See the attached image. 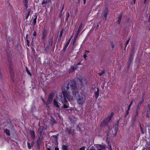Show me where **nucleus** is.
Returning a JSON list of instances; mask_svg holds the SVG:
<instances>
[{
  "instance_id": "nucleus-1",
  "label": "nucleus",
  "mask_w": 150,
  "mask_h": 150,
  "mask_svg": "<svg viewBox=\"0 0 150 150\" xmlns=\"http://www.w3.org/2000/svg\"><path fill=\"white\" fill-rule=\"evenodd\" d=\"M69 90L74 96H73V97L75 96H77V101L79 104L82 105L84 103L85 99L84 93L82 91H79L75 83H73L69 87Z\"/></svg>"
},
{
  "instance_id": "nucleus-2",
  "label": "nucleus",
  "mask_w": 150,
  "mask_h": 150,
  "mask_svg": "<svg viewBox=\"0 0 150 150\" xmlns=\"http://www.w3.org/2000/svg\"><path fill=\"white\" fill-rule=\"evenodd\" d=\"M69 84L65 85L64 86V90L62 91L64 98L61 97L60 100L63 104V108H69V104L66 99L69 101L73 99V97L70 95V91L69 90Z\"/></svg>"
},
{
  "instance_id": "nucleus-3",
  "label": "nucleus",
  "mask_w": 150,
  "mask_h": 150,
  "mask_svg": "<svg viewBox=\"0 0 150 150\" xmlns=\"http://www.w3.org/2000/svg\"><path fill=\"white\" fill-rule=\"evenodd\" d=\"M118 125H117L115 127H113L111 128V130H112V132H111L110 130L111 129L110 128V127H109V129H110V132L111 134L112 133L114 135H115L117 133V129H118Z\"/></svg>"
},
{
  "instance_id": "nucleus-4",
  "label": "nucleus",
  "mask_w": 150,
  "mask_h": 150,
  "mask_svg": "<svg viewBox=\"0 0 150 150\" xmlns=\"http://www.w3.org/2000/svg\"><path fill=\"white\" fill-rule=\"evenodd\" d=\"M53 97V94H50L49 95L48 99L47 100V102L46 104L47 105L49 104L52 102V99Z\"/></svg>"
},
{
  "instance_id": "nucleus-5",
  "label": "nucleus",
  "mask_w": 150,
  "mask_h": 150,
  "mask_svg": "<svg viewBox=\"0 0 150 150\" xmlns=\"http://www.w3.org/2000/svg\"><path fill=\"white\" fill-rule=\"evenodd\" d=\"M113 114V113H112L106 119H105L104 122L105 123L106 125H107L108 124L110 121V120L111 118L112 117V115Z\"/></svg>"
},
{
  "instance_id": "nucleus-6",
  "label": "nucleus",
  "mask_w": 150,
  "mask_h": 150,
  "mask_svg": "<svg viewBox=\"0 0 150 150\" xmlns=\"http://www.w3.org/2000/svg\"><path fill=\"white\" fill-rule=\"evenodd\" d=\"M79 80L82 84H86L87 83L86 80V79L83 77H81Z\"/></svg>"
},
{
  "instance_id": "nucleus-7",
  "label": "nucleus",
  "mask_w": 150,
  "mask_h": 150,
  "mask_svg": "<svg viewBox=\"0 0 150 150\" xmlns=\"http://www.w3.org/2000/svg\"><path fill=\"white\" fill-rule=\"evenodd\" d=\"M53 103L54 105L58 108H59L60 107L59 105H60V103H58L55 99L53 100Z\"/></svg>"
},
{
  "instance_id": "nucleus-8",
  "label": "nucleus",
  "mask_w": 150,
  "mask_h": 150,
  "mask_svg": "<svg viewBox=\"0 0 150 150\" xmlns=\"http://www.w3.org/2000/svg\"><path fill=\"white\" fill-rule=\"evenodd\" d=\"M76 67H75L74 66H71L70 69L69 70V72H71L72 71H74L75 70H76Z\"/></svg>"
},
{
  "instance_id": "nucleus-9",
  "label": "nucleus",
  "mask_w": 150,
  "mask_h": 150,
  "mask_svg": "<svg viewBox=\"0 0 150 150\" xmlns=\"http://www.w3.org/2000/svg\"><path fill=\"white\" fill-rule=\"evenodd\" d=\"M30 133L31 135V136L33 139H34L35 138V135L34 131H30Z\"/></svg>"
},
{
  "instance_id": "nucleus-10",
  "label": "nucleus",
  "mask_w": 150,
  "mask_h": 150,
  "mask_svg": "<svg viewBox=\"0 0 150 150\" xmlns=\"http://www.w3.org/2000/svg\"><path fill=\"white\" fill-rule=\"evenodd\" d=\"M35 18L33 20V24L35 26L36 23V20L37 18V15H35L34 16Z\"/></svg>"
},
{
  "instance_id": "nucleus-11",
  "label": "nucleus",
  "mask_w": 150,
  "mask_h": 150,
  "mask_svg": "<svg viewBox=\"0 0 150 150\" xmlns=\"http://www.w3.org/2000/svg\"><path fill=\"white\" fill-rule=\"evenodd\" d=\"M99 89L98 88L97 90V91H95V92L94 94H95V98L97 99L98 97L99 96Z\"/></svg>"
},
{
  "instance_id": "nucleus-12",
  "label": "nucleus",
  "mask_w": 150,
  "mask_h": 150,
  "mask_svg": "<svg viewBox=\"0 0 150 150\" xmlns=\"http://www.w3.org/2000/svg\"><path fill=\"white\" fill-rule=\"evenodd\" d=\"M99 146H100V149H99L98 150H105V145H99Z\"/></svg>"
},
{
  "instance_id": "nucleus-13",
  "label": "nucleus",
  "mask_w": 150,
  "mask_h": 150,
  "mask_svg": "<svg viewBox=\"0 0 150 150\" xmlns=\"http://www.w3.org/2000/svg\"><path fill=\"white\" fill-rule=\"evenodd\" d=\"M122 14H121L119 16L118 18V21H117V23L118 24H119L121 22V18L122 17Z\"/></svg>"
},
{
  "instance_id": "nucleus-14",
  "label": "nucleus",
  "mask_w": 150,
  "mask_h": 150,
  "mask_svg": "<svg viewBox=\"0 0 150 150\" xmlns=\"http://www.w3.org/2000/svg\"><path fill=\"white\" fill-rule=\"evenodd\" d=\"M70 42V40L68 41L65 44V46L63 49L64 50V51H66V50L68 47V45H69Z\"/></svg>"
},
{
  "instance_id": "nucleus-15",
  "label": "nucleus",
  "mask_w": 150,
  "mask_h": 150,
  "mask_svg": "<svg viewBox=\"0 0 150 150\" xmlns=\"http://www.w3.org/2000/svg\"><path fill=\"white\" fill-rule=\"evenodd\" d=\"M80 31H79V30H78L77 33H76V35H75V38H74V42L76 40L78 36V35L80 33Z\"/></svg>"
},
{
  "instance_id": "nucleus-16",
  "label": "nucleus",
  "mask_w": 150,
  "mask_h": 150,
  "mask_svg": "<svg viewBox=\"0 0 150 150\" xmlns=\"http://www.w3.org/2000/svg\"><path fill=\"white\" fill-rule=\"evenodd\" d=\"M43 127L42 126H40L38 130V132L40 134H41V132L42 131Z\"/></svg>"
},
{
  "instance_id": "nucleus-17",
  "label": "nucleus",
  "mask_w": 150,
  "mask_h": 150,
  "mask_svg": "<svg viewBox=\"0 0 150 150\" xmlns=\"http://www.w3.org/2000/svg\"><path fill=\"white\" fill-rule=\"evenodd\" d=\"M4 132L6 133L7 135H10V131L9 130L7 129H6L4 130Z\"/></svg>"
},
{
  "instance_id": "nucleus-18",
  "label": "nucleus",
  "mask_w": 150,
  "mask_h": 150,
  "mask_svg": "<svg viewBox=\"0 0 150 150\" xmlns=\"http://www.w3.org/2000/svg\"><path fill=\"white\" fill-rule=\"evenodd\" d=\"M51 0H46L45 1L44 0L42 3V5H43L44 4H47V3L50 2Z\"/></svg>"
},
{
  "instance_id": "nucleus-19",
  "label": "nucleus",
  "mask_w": 150,
  "mask_h": 150,
  "mask_svg": "<svg viewBox=\"0 0 150 150\" xmlns=\"http://www.w3.org/2000/svg\"><path fill=\"white\" fill-rule=\"evenodd\" d=\"M62 150H68V147L67 146L63 145L62 146Z\"/></svg>"
},
{
  "instance_id": "nucleus-20",
  "label": "nucleus",
  "mask_w": 150,
  "mask_h": 150,
  "mask_svg": "<svg viewBox=\"0 0 150 150\" xmlns=\"http://www.w3.org/2000/svg\"><path fill=\"white\" fill-rule=\"evenodd\" d=\"M43 33L42 34V39H44L45 37V33H46V31L45 30H44Z\"/></svg>"
},
{
  "instance_id": "nucleus-21",
  "label": "nucleus",
  "mask_w": 150,
  "mask_h": 150,
  "mask_svg": "<svg viewBox=\"0 0 150 150\" xmlns=\"http://www.w3.org/2000/svg\"><path fill=\"white\" fill-rule=\"evenodd\" d=\"M23 2L25 4V6L26 8H27L28 7V6L27 4L28 3V0H24Z\"/></svg>"
},
{
  "instance_id": "nucleus-22",
  "label": "nucleus",
  "mask_w": 150,
  "mask_h": 150,
  "mask_svg": "<svg viewBox=\"0 0 150 150\" xmlns=\"http://www.w3.org/2000/svg\"><path fill=\"white\" fill-rule=\"evenodd\" d=\"M107 15V11L106 10V12H105L104 13V17H105V20H106Z\"/></svg>"
},
{
  "instance_id": "nucleus-23",
  "label": "nucleus",
  "mask_w": 150,
  "mask_h": 150,
  "mask_svg": "<svg viewBox=\"0 0 150 150\" xmlns=\"http://www.w3.org/2000/svg\"><path fill=\"white\" fill-rule=\"evenodd\" d=\"M69 17V13L67 12L66 13V21H67Z\"/></svg>"
},
{
  "instance_id": "nucleus-24",
  "label": "nucleus",
  "mask_w": 150,
  "mask_h": 150,
  "mask_svg": "<svg viewBox=\"0 0 150 150\" xmlns=\"http://www.w3.org/2000/svg\"><path fill=\"white\" fill-rule=\"evenodd\" d=\"M30 11H28V14H27V15L26 16H25V18L27 19H28V17L29 16V15H30Z\"/></svg>"
},
{
  "instance_id": "nucleus-25",
  "label": "nucleus",
  "mask_w": 150,
  "mask_h": 150,
  "mask_svg": "<svg viewBox=\"0 0 150 150\" xmlns=\"http://www.w3.org/2000/svg\"><path fill=\"white\" fill-rule=\"evenodd\" d=\"M67 131H68L69 133H71L73 132L74 130H73V129H71V130H70V129H69L68 128H67Z\"/></svg>"
},
{
  "instance_id": "nucleus-26",
  "label": "nucleus",
  "mask_w": 150,
  "mask_h": 150,
  "mask_svg": "<svg viewBox=\"0 0 150 150\" xmlns=\"http://www.w3.org/2000/svg\"><path fill=\"white\" fill-rule=\"evenodd\" d=\"M129 39L128 40H127V41L126 42V43H125V48L126 47L127 45L128 44L129 42Z\"/></svg>"
},
{
  "instance_id": "nucleus-27",
  "label": "nucleus",
  "mask_w": 150,
  "mask_h": 150,
  "mask_svg": "<svg viewBox=\"0 0 150 150\" xmlns=\"http://www.w3.org/2000/svg\"><path fill=\"white\" fill-rule=\"evenodd\" d=\"M105 73V71H103L99 73L98 74L100 76H101L103 74H104Z\"/></svg>"
},
{
  "instance_id": "nucleus-28",
  "label": "nucleus",
  "mask_w": 150,
  "mask_h": 150,
  "mask_svg": "<svg viewBox=\"0 0 150 150\" xmlns=\"http://www.w3.org/2000/svg\"><path fill=\"white\" fill-rule=\"evenodd\" d=\"M27 145H28V148H29V149H30L31 148V146L30 145V143L28 142L27 143Z\"/></svg>"
},
{
  "instance_id": "nucleus-29",
  "label": "nucleus",
  "mask_w": 150,
  "mask_h": 150,
  "mask_svg": "<svg viewBox=\"0 0 150 150\" xmlns=\"http://www.w3.org/2000/svg\"><path fill=\"white\" fill-rule=\"evenodd\" d=\"M26 71L27 73L29 75H31V73L28 70V69L27 67H26Z\"/></svg>"
},
{
  "instance_id": "nucleus-30",
  "label": "nucleus",
  "mask_w": 150,
  "mask_h": 150,
  "mask_svg": "<svg viewBox=\"0 0 150 150\" xmlns=\"http://www.w3.org/2000/svg\"><path fill=\"white\" fill-rule=\"evenodd\" d=\"M82 24L81 23L80 25L79 26V29H78V30H79V31H81V27H82Z\"/></svg>"
},
{
  "instance_id": "nucleus-31",
  "label": "nucleus",
  "mask_w": 150,
  "mask_h": 150,
  "mask_svg": "<svg viewBox=\"0 0 150 150\" xmlns=\"http://www.w3.org/2000/svg\"><path fill=\"white\" fill-rule=\"evenodd\" d=\"M85 147L83 146L81 148L79 149V150H85Z\"/></svg>"
},
{
  "instance_id": "nucleus-32",
  "label": "nucleus",
  "mask_w": 150,
  "mask_h": 150,
  "mask_svg": "<svg viewBox=\"0 0 150 150\" xmlns=\"http://www.w3.org/2000/svg\"><path fill=\"white\" fill-rule=\"evenodd\" d=\"M11 76L12 78V80H14V77H13V74H11Z\"/></svg>"
},
{
  "instance_id": "nucleus-33",
  "label": "nucleus",
  "mask_w": 150,
  "mask_h": 150,
  "mask_svg": "<svg viewBox=\"0 0 150 150\" xmlns=\"http://www.w3.org/2000/svg\"><path fill=\"white\" fill-rule=\"evenodd\" d=\"M108 146H109V148H110V150H112V149H111V145L110 144H108Z\"/></svg>"
},
{
  "instance_id": "nucleus-34",
  "label": "nucleus",
  "mask_w": 150,
  "mask_h": 150,
  "mask_svg": "<svg viewBox=\"0 0 150 150\" xmlns=\"http://www.w3.org/2000/svg\"><path fill=\"white\" fill-rule=\"evenodd\" d=\"M36 35H37V33H36V32L35 31L33 33V35L34 36H35Z\"/></svg>"
},
{
  "instance_id": "nucleus-35",
  "label": "nucleus",
  "mask_w": 150,
  "mask_h": 150,
  "mask_svg": "<svg viewBox=\"0 0 150 150\" xmlns=\"http://www.w3.org/2000/svg\"><path fill=\"white\" fill-rule=\"evenodd\" d=\"M89 150H96L93 147H92L90 148Z\"/></svg>"
},
{
  "instance_id": "nucleus-36",
  "label": "nucleus",
  "mask_w": 150,
  "mask_h": 150,
  "mask_svg": "<svg viewBox=\"0 0 150 150\" xmlns=\"http://www.w3.org/2000/svg\"><path fill=\"white\" fill-rule=\"evenodd\" d=\"M131 105L129 104L128 107V111H129L130 110V107L131 106Z\"/></svg>"
},
{
  "instance_id": "nucleus-37",
  "label": "nucleus",
  "mask_w": 150,
  "mask_h": 150,
  "mask_svg": "<svg viewBox=\"0 0 150 150\" xmlns=\"http://www.w3.org/2000/svg\"><path fill=\"white\" fill-rule=\"evenodd\" d=\"M76 109V108H70V110L71 111H72V110H74V109Z\"/></svg>"
},
{
  "instance_id": "nucleus-38",
  "label": "nucleus",
  "mask_w": 150,
  "mask_h": 150,
  "mask_svg": "<svg viewBox=\"0 0 150 150\" xmlns=\"http://www.w3.org/2000/svg\"><path fill=\"white\" fill-rule=\"evenodd\" d=\"M84 58H85V59H86V57H87V56L86 55V54H84V55H83V56Z\"/></svg>"
},
{
  "instance_id": "nucleus-39",
  "label": "nucleus",
  "mask_w": 150,
  "mask_h": 150,
  "mask_svg": "<svg viewBox=\"0 0 150 150\" xmlns=\"http://www.w3.org/2000/svg\"><path fill=\"white\" fill-rule=\"evenodd\" d=\"M41 99L42 100V101L43 102V103H44L45 104H46V103L45 100L43 98H42Z\"/></svg>"
},
{
  "instance_id": "nucleus-40",
  "label": "nucleus",
  "mask_w": 150,
  "mask_h": 150,
  "mask_svg": "<svg viewBox=\"0 0 150 150\" xmlns=\"http://www.w3.org/2000/svg\"><path fill=\"white\" fill-rule=\"evenodd\" d=\"M81 65V63L80 62L76 64V65Z\"/></svg>"
},
{
  "instance_id": "nucleus-41",
  "label": "nucleus",
  "mask_w": 150,
  "mask_h": 150,
  "mask_svg": "<svg viewBox=\"0 0 150 150\" xmlns=\"http://www.w3.org/2000/svg\"><path fill=\"white\" fill-rule=\"evenodd\" d=\"M83 4H84L86 3V0H83Z\"/></svg>"
},
{
  "instance_id": "nucleus-42",
  "label": "nucleus",
  "mask_w": 150,
  "mask_h": 150,
  "mask_svg": "<svg viewBox=\"0 0 150 150\" xmlns=\"http://www.w3.org/2000/svg\"><path fill=\"white\" fill-rule=\"evenodd\" d=\"M132 102H135V99H133L132 100Z\"/></svg>"
},
{
  "instance_id": "nucleus-43",
  "label": "nucleus",
  "mask_w": 150,
  "mask_h": 150,
  "mask_svg": "<svg viewBox=\"0 0 150 150\" xmlns=\"http://www.w3.org/2000/svg\"><path fill=\"white\" fill-rule=\"evenodd\" d=\"M40 139V138L39 137V139L38 140V141H37L38 143V144L39 143V140Z\"/></svg>"
},
{
  "instance_id": "nucleus-44",
  "label": "nucleus",
  "mask_w": 150,
  "mask_h": 150,
  "mask_svg": "<svg viewBox=\"0 0 150 150\" xmlns=\"http://www.w3.org/2000/svg\"><path fill=\"white\" fill-rule=\"evenodd\" d=\"M55 150H59V149L57 148H55Z\"/></svg>"
},
{
  "instance_id": "nucleus-45",
  "label": "nucleus",
  "mask_w": 150,
  "mask_h": 150,
  "mask_svg": "<svg viewBox=\"0 0 150 150\" xmlns=\"http://www.w3.org/2000/svg\"><path fill=\"white\" fill-rule=\"evenodd\" d=\"M142 103L141 102H139L138 104V105H140Z\"/></svg>"
},
{
  "instance_id": "nucleus-46",
  "label": "nucleus",
  "mask_w": 150,
  "mask_h": 150,
  "mask_svg": "<svg viewBox=\"0 0 150 150\" xmlns=\"http://www.w3.org/2000/svg\"><path fill=\"white\" fill-rule=\"evenodd\" d=\"M99 25L98 24L97 25V28H98L99 27Z\"/></svg>"
},
{
  "instance_id": "nucleus-47",
  "label": "nucleus",
  "mask_w": 150,
  "mask_h": 150,
  "mask_svg": "<svg viewBox=\"0 0 150 150\" xmlns=\"http://www.w3.org/2000/svg\"><path fill=\"white\" fill-rule=\"evenodd\" d=\"M128 110L127 111V115L128 114Z\"/></svg>"
},
{
  "instance_id": "nucleus-48",
  "label": "nucleus",
  "mask_w": 150,
  "mask_h": 150,
  "mask_svg": "<svg viewBox=\"0 0 150 150\" xmlns=\"http://www.w3.org/2000/svg\"><path fill=\"white\" fill-rule=\"evenodd\" d=\"M147 0H144V3L145 4L146 3Z\"/></svg>"
},
{
  "instance_id": "nucleus-49",
  "label": "nucleus",
  "mask_w": 150,
  "mask_h": 150,
  "mask_svg": "<svg viewBox=\"0 0 150 150\" xmlns=\"http://www.w3.org/2000/svg\"><path fill=\"white\" fill-rule=\"evenodd\" d=\"M114 46L113 45H112V48H114Z\"/></svg>"
},
{
  "instance_id": "nucleus-50",
  "label": "nucleus",
  "mask_w": 150,
  "mask_h": 150,
  "mask_svg": "<svg viewBox=\"0 0 150 150\" xmlns=\"http://www.w3.org/2000/svg\"><path fill=\"white\" fill-rule=\"evenodd\" d=\"M85 52H86V53H88V52L87 51V50L85 51Z\"/></svg>"
},
{
  "instance_id": "nucleus-51",
  "label": "nucleus",
  "mask_w": 150,
  "mask_h": 150,
  "mask_svg": "<svg viewBox=\"0 0 150 150\" xmlns=\"http://www.w3.org/2000/svg\"><path fill=\"white\" fill-rule=\"evenodd\" d=\"M133 1H134V4H135V0H133Z\"/></svg>"
},
{
  "instance_id": "nucleus-52",
  "label": "nucleus",
  "mask_w": 150,
  "mask_h": 150,
  "mask_svg": "<svg viewBox=\"0 0 150 150\" xmlns=\"http://www.w3.org/2000/svg\"><path fill=\"white\" fill-rule=\"evenodd\" d=\"M132 103H133V102L131 101V103L130 104L131 105H132Z\"/></svg>"
},
{
  "instance_id": "nucleus-53",
  "label": "nucleus",
  "mask_w": 150,
  "mask_h": 150,
  "mask_svg": "<svg viewBox=\"0 0 150 150\" xmlns=\"http://www.w3.org/2000/svg\"><path fill=\"white\" fill-rule=\"evenodd\" d=\"M62 33H61L60 36H61L62 35Z\"/></svg>"
},
{
  "instance_id": "nucleus-54",
  "label": "nucleus",
  "mask_w": 150,
  "mask_h": 150,
  "mask_svg": "<svg viewBox=\"0 0 150 150\" xmlns=\"http://www.w3.org/2000/svg\"><path fill=\"white\" fill-rule=\"evenodd\" d=\"M138 113V110H137V111H136V114H137Z\"/></svg>"
},
{
  "instance_id": "nucleus-55",
  "label": "nucleus",
  "mask_w": 150,
  "mask_h": 150,
  "mask_svg": "<svg viewBox=\"0 0 150 150\" xmlns=\"http://www.w3.org/2000/svg\"><path fill=\"white\" fill-rule=\"evenodd\" d=\"M27 42H28V46H29V45H28V40H27Z\"/></svg>"
},
{
  "instance_id": "nucleus-56",
  "label": "nucleus",
  "mask_w": 150,
  "mask_h": 150,
  "mask_svg": "<svg viewBox=\"0 0 150 150\" xmlns=\"http://www.w3.org/2000/svg\"><path fill=\"white\" fill-rule=\"evenodd\" d=\"M108 135H110V133L109 132H108Z\"/></svg>"
},
{
  "instance_id": "nucleus-57",
  "label": "nucleus",
  "mask_w": 150,
  "mask_h": 150,
  "mask_svg": "<svg viewBox=\"0 0 150 150\" xmlns=\"http://www.w3.org/2000/svg\"><path fill=\"white\" fill-rule=\"evenodd\" d=\"M47 150H50V149H48Z\"/></svg>"
}]
</instances>
